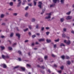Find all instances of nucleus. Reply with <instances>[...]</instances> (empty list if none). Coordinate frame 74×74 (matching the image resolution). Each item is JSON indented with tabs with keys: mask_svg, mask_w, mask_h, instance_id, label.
<instances>
[{
	"mask_svg": "<svg viewBox=\"0 0 74 74\" xmlns=\"http://www.w3.org/2000/svg\"><path fill=\"white\" fill-rule=\"evenodd\" d=\"M46 15H48V16H46L45 18V19H50L51 18V15H52V14H51V13H46Z\"/></svg>",
	"mask_w": 74,
	"mask_h": 74,
	"instance_id": "1",
	"label": "nucleus"
},
{
	"mask_svg": "<svg viewBox=\"0 0 74 74\" xmlns=\"http://www.w3.org/2000/svg\"><path fill=\"white\" fill-rule=\"evenodd\" d=\"M64 42V43L66 44L67 45H70L71 44V42L70 40H68L67 42V40H65Z\"/></svg>",
	"mask_w": 74,
	"mask_h": 74,
	"instance_id": "2",
	"label": "nucleus"
},
{
	"mask_svg": "<svg viewBox=\"0 0 74 74\" xmlns=\"http://www.w3.org/2000/svg\"><path fill=\"white\" fill-rule=\"evenodd\" d=\"M72 18H73V17H72V16H68L66 18V19H67V20H69L70 19H72Z\"/></svg>",
	"mask_w": 74,
	"mask_h": 74,
	"instance_id": "3",
	"label": "nucleus"
},
{
	"mask_svg": "<svg viewBox=\"0 0 74 74\" xmlns=\"http://www.w3.org/2000/svg\"><path fill=\"white\" fill-rule=\"evenodd\" d=\"M21 3H22V1L18 2V3H17V7H21Z\"/></svg>",
	"mask_w": 74,
	"mask_h": 74,
	"instance_id": "4",
	"label": "nucleus"
},
{
	"mask_svg": "<svg viewBox=\"0 0 74 74\" xmlns=\"http://www.w3.org/2000/svg\"><path fill=\"white\" fill-rule=\"evenodd\" d=\"M39 4H40L41 5H38V7H39L40 8H41V5L42 4V2H39Z\"/></svg>",
	"mask_w": 74,
	"mask_h": 74,
	"instance_id": "5",
	"label": "nucleus"
},
{
	"mask_svg": "<svg viewBox=\"0 0 74 74\" xmlns=\"http://www.w3.org/2000/svg\"><path fill=\"white\" fill-rule=\"evenodd\" d=\"M40 42L44 41H45V39L44 38H41L38 40Z\"/></svg>",
	"mask_w": 74,
	"mask_h": 74,
	"instance_id": "6",
	"label": "nucleus"
},
{
	"mask_svg": "<svg viewBox=\"0 0 74 74\" xmlns=\"http://www.w3.org/2000/svg\"><path fill=\"white\" fill-rule=\"evenodd\" d=\"M20 69L21 70H22L23 71H25L26 69H25V68H24L22 66L20 67Z\"/></svg>",
	"mask_w": 74,
	"mask_h": 74,
	"instance_id": "7",
	"label": "nucleus"
},
{
	"mask_svg": "<svg viewBox=\"0 0 74 74\" xmlns=\"http://www.w3.org/2000/svg\"><path fill=\"white\" fill-rule=\"evenodd\" d=\"M16 36H17L18 37V39H19V38H20V37H21V35H20L19 34H16Z\"/></svg>",
	"mask_w": 74,
	"mask_h": 74,
	"instance_id": "8",
	"label": "nucleus"
},
{
	"mask_svg": "<svg viewBox=\"0 0 74 74\" xmlns=\"http://www.w3.org/2000/svg\"><path fill=\"white\" fill-rule=\"evenodd\" d=\"M65 0H60V2L61 4H63L64 3V1Z\"/></svg>",
	"mask_w": 74,
	"mask_h": 74,
	"instance_id": "9",
	"label": "nucleus"
},
{
	"mask_svg": "<svg viewBox=\"0 0 74 74\" xmlns=\"http://www.w3.org/2000/svg\"><path fill=\"white\" fill-rule=\"evenodd\" d=\"M2 66H3V68H7V65H6V64H2Z\"/></svg>",
	"mask_w": 74,
	"mask_h": 74,
	"instance_id": "10",
	"label": "nucleus"
},
{
	"mask_svg": "<svg viewBox=\"0 0 74 74\" xmlns=\"http://www.w3.org/2000/svg\"><path fill=\"white\" fill-rule=\"evenodd\" d=\"M46 41L47 43H49L50 42H51V40L49 39H47L46 40Z\"/></svg>",
	"mask_w": 74,
	"mask_h": 74,
	"instance_id": "11",
	"label": "nucleus"
},
{
	"mask_svg": "<svg viewBox=\"0 0 74 74\" xmlns=\"http://www.w3.org/2000/svg\"><path fill=\"white\" fill-rule=\"evenodd\" d=\"M45 8H44V9H43L42 10V12H41L40 13V14H44V12H45Z\"/></svg>",
	"mask_w": 74,
	"mask_h": 74,
	"instance_id": "12",
	"label": "nucleus"
},
{
	"mask_svg": "<svg viewBox=\"0 0 74 74\" xmlns=\"http://www.w3.org/2000/svg\"><path fill=\"white\" fill-rule=\"evenodd\" d=\"M59 0H53V1L54 3H56L57 1H59Z\"/></svg>",
	"mask_w": 74,
	"mask_h": 74,
	"instance_id": "13",
	"label": "nucleus"
},
{
	"mask_svg": "<svg viewBox=\"0 0 74 74\" xmlns=\"http://www.w3.org/2000/svg\"><path fill=\"white\" fill-rule=\"evenodd\" d=\"M60 47H65V45L63 43H61L60 45Z\"/></svg>",
	"mask_w": 74,
	"mask_h": 74,
	"instance_id": "14",
	"label": "nucleus"
},
{
	"mask_svg": "<svg viewBox=\"0 0 74 74\" xmlns=\"http://www.w3.org/2000/svg\"><path fill=\"white\" fill-rule=\"evenodd\" d=\"M67 64L68 65H70L71 64V62L70 61H67Z\"/></svg>",
	"mask_w": 74,
	"mask_h": 74,
	"instance_id": "15",
	"label": "nucleus"
},
{
	"mask_svg": "<svg viewBox=\"0 0 74 74\" xmlns=\"http://www.w3.org/2000/svg\"><path fill=\"white\" fill-rule=\"evenodd\" d=\"M61 58L63 59V60H64V59H65V56H61Z\"/></svg>",
	"mask_w": 74,
	"mask_h": 74,
	"instance_id": "16",
	"label": "nucleus"
},
{
	"mask_svg": "<svg viewBox=\"0 0 74 74\" xmlns=\"http://www.w3.org/2000/svg\"><path fill=\"white\" fill-rule=\"evenodd\" d=\"M17 44L16 43H14L12 44V46L13 47H14L15 45H16Z\"/></svg>",
	"mask_w": 74,
	"mask_h": 74,
	"instance_id": "17",
	"label": "nucleus"
},
{
	"mask_svg": "<svg viewBox=\"0 0 74 74\" xmlns=\"http://www.w3.org/2000/svg\"><path fill=\"white\" fill-rule=\"evenodd\" d=\"M28 14H29V13L27 12H26V13L25 14V17H27L28 16Z\"/></svg>",
	"mask_w": 74,
	"mask_h": 74,
	"instance_id": "18",
	"label": "nucleus"
},
{
	"mask_svg": "<svg viewBox=\"0 0 74 74\" xmlns=\"http://www.w3.org/2000/svg\"><path fill=\"white\" fill-rule=\"evenodd\" d=\"M60 21L61 22H63L64 21V18H62L60 19Z\"/></svg>",
	"mask_w": 74,
	"mask_h": 74,
	"instance_id": "19",
	"label": "nucleus"
},
{
	"mask_svg": "<svg viewBox=\"0 0 74 74\" xmlns=\"http://www.w3.org/2000/svg\"><path fill=\"white\" fill-rule=\"evenodd\" d=\"M40 68H41V69H45V66L43 65L41 66Z\"/></svg>",
	"mask_w": 74,
	"mask_h": 74,
	"instance_id": "20",
	"label": "nucleus"
},
{
	"mask_svg": "<svg viewBox=\"0 0 74 74\" xmlns=\"http://www.w3.org/2000/svg\"><path fill=\"white\" fill-rule=\"evenodd\" d=\"M13 36H14V33H11V34L10 35V37H13Z\"/></svg>",
	"mask_w": 74,
	"mask_h": 74,
	"instance_id": "21",
	"label": "nucleus"
},
{
	"mask_svg": "<svg viewBox=\"0 0 74 74\" xmlns=\"http://www.w3.org/2000/svg\"><path fill=\"white\" fill-rule=\"evenodd\" d=\"M2 58H3L4 59H5L6 56H5L4 55H2Z\"/></svg>",
	"mask_w": 74,
	"mask_h": 74,
	"instance_id": "22",
	"label": "nucleus"
},
{
	"mask_svg": "<svg viewBox=\"0 0 74 74\" xmlns=\"http://www.w3.org/2000/svg\"><path fill=\"white\" fill-rule=\"evenodd\" d=\"M10 5L11 6H12L13 5V2H11L10 3Z\"/></svg>",
	"mask_w": 74,
	"mask_h": 74,
	"instance_id": "23",
	"label": "nucleus"
},
{
	"mask_svg": "<svg viewBox=\"0 0 74 74\" xmlns=\"http://www.w3.org/2000/svg\"><path fill=\"white\" fill-rule=\"evenodd\" d=\"M4 16V15L2 14L1 16V18H3Z\"/></svg>",
	"mask_w": 74,
	"mask_h": 74,
	"instance_id": "24",
	"label": "nucleus"
},
{
	"mask_svg": "<svg viewBox=\"0 0 74 74\" xmlns=\"http://www.w3.org/2000/svg\"><path fill=\"white\" fill-rule=\"evenodd\" d=\"M71 11H69L68 12H67L66 13V15H70V14L71 13Z\"/></svg>",
	"mask_w": 74,
	"mask_h": 74,
	"instance_id": "25",
	"label": "nucleus"
},
{
	"mask_svg": "<svg viewBox=\"0 0 74 74\" xmlns=\"http://www.w3.org/2000/svg\"><path fill=\"white\" fill-rule=\"evenodd\" d=\"M36 37V35H34L32 36V38H34V37Z\"/></svg>",
	"mask_w": 74,
	"mask_h": 74,
	"instance_id": "26",
	"label": "nucleus"
},
{
	"mask_svg": "<svg viewBox=\"0 0 74 74\" xmlns=\"http://www.w3.org/2000/svg\"><path fill=\"white\" fill-rule=\"evenodd\" d=\"M62 37H64V38H65L66 37V35L65 34H63L62 35Z\"/></svg>",
	"mask_w": 74,
	"mask_h": 74,
	"instance_id": "27",
	"label": "nucleus"
},
{
	"mask_svg": "<svg viewBox=\"0 0 74 74\" xmlns=\"http://www.w3.org/2000/svg\"><path fill=\"white\" fill-rule=\"evenodd\" d=\"M28 5L29 6H30V7H32V3H28Z\"/></svg>",
	"mask_w": 74,
	"mask_h": 74,
	"instance_id": "28",
	"label": "nucleus"
},
{
	"mask_svg": "<svg viewBox=\"0 0 74 74\" xmlns=\"http://www.w3.org/2000/svg\"><path fill=\"white\" fill-rule=\"evenodd\" d=\"M34 4L35 6L36 5V4H37V2L35 1H34Z\"/></svg>",
	"mask_w": 74,
	"mask_h": 74,
	"instance_id": "29",
	"label": "nucleus"
},
{
	"mask_svg": "<svg viewBox=\"0 0 74 74\" xmlns=\"http://www.w3.org/2000/svg\"><path fill=\"white\" fill-rule=\"evenodd\" d=\"M5 58L6 59H8L10 58V56H8V55L6 56Z\"/></svg>",
	"mask_w": 74,
	"mask_h": 74,
	"instance_id": "30",
	"label": "nucleus"
},
{
	"mask_svg": "<svg viewBox=\"0 0 74 74\" xmlns=\"http://www.w3.org/2000/svg\"><path fill=\"white\" fill-rule=\"evenodd\" d=\"M48 56H45L44 57V59L45 60H46V59H48Z\"/></svg>",
	"mask_w": 74,
	"mask_h": 74,
	"instance_id": "31",
	"label": "nucleus"
},
{
	"mask_svg": "<svg viewBox=\"0 0 74 74\" xmlns=\"http://www.w3.org/2000/svg\"><path fill=\"white\" fill-rule=\"evenodd\" d=\"M44 27H42L41 28V31H44Z\"/></svg>",
	"mask_w": 74,
	"mask_h": 74,
	"instance_id": "32",
	"label": "nucleus"
},
{
	"mask_svg": "<svg viewBox=\"0 0 74 74\" xmlns=\"http://www.w3.org/2000/svg\"><path fill=\"white\" fill-rule=\"evenodd\" d=\"M29 9V6H27L25 8V10H27Z\"/></svg>",
	"mask_w": 74,
	"mask_h": 74,
	"instance_id": "33",
	"label": "nucleus"
},
{
	"mask_svg": "<svg viewBox=\"0 0 74 74\" xmlns=\"http://www.w3.org/2000/svg\"><path fill=\"white\" fill-rule=\"evenodd\" d=\"M54 6H55V4H53L50 5V7H54Z\"/></svg>",
	"mask_w": 74,
	"mask_h": 74,
	"instance_id": "34",
	"label": "nucleus"
},
{
	"mask_svg": "<svg viewBox=\"0 0 74 74\" xmlns=\"http://www.w3.org/2000/svg\"><path fill=\"white\" fill-rule=\"evenodd\" d=\"M35 21H36L35 18H32V22H35Z\"/></svg>",
	"mask_w": 74,
	"mask_h": 74,
	"instance_id": "35",
	"label": "nucleus"
},
{
	"mask_svg": "<svg viewBox=\"0 0 74 74\" xmlns=\"http://www.w3.org/2000/svg\"><path fill=\"white\" fill-rule=\"evenodd\" d=\"M8 48L10 51H11L12 49V48L11 47H8Z\"/></svg>",
	"mask_w": 74,
	"mask_h": 74,
	"instance_id": "36",
	"label": "nucleus"
},
{
	"mask_svg": "<svg viewBox=\"0 0 74 74\" xmlns=\"http://www.w3.org/2000/svg\"><path fill=\"white\" fill-rule=\"evenodd\" d=\"M1 49L3 50L5 48L4 47L1 46Z\"/></svg>",
	"mask_w": 74,
	"mask_h": 74,
	"instance_id": "37",
	"label": "nucleus"
},
{
	"mask_svg": "<svg viewBox=\"0 0 74 74\" xmlns=\"http://www.w3.org/2000/svg\"><path fill=\"white\" fill-rule=\"evenodd\" d=\"M55 42H59V39H58L57 40H55Z\"/></svg>",
	"mask_w": 74,
	"mask_h": 74,
	"instance_id": "38",
	"label": "nucleus"
},
{
	"mask_svg": "<svg viewBox=\"0 0 74 74\" xmlns=\"http://www.w3.org/2000/svg\"><path fill=\"white\" fill-rule=\"evenodd\" d=\"M66 59H70V57L68 56H66Z\"/></svg>",
	"mask_w": 74,
	"mask_h": 74,
	"instance_id": "39",
	"label": "nucleus"
},
{
	"mask_svg": "<svg viewBox=\"0 0 74 74\" xmlns=\"http://www.w3.org/2000/svg\"><path fill=\"white\" fill-rule=\"evenodd\" d=\"M39 26V25H37L36 27V29H38V27Z\"/></svg>",
	"mask_w": 74,
	"mask_h": 74,
	"instance_id": "40",
	"label": "nucleus"
},
{
	"mask_svg": "<svg viewBox=\"0 0 74 74\" xmlns=\"http://www.w3.org/2000/svg\"><path fill=\"white\" fill-rule=\"evenodd\" d=\"M51 56L52 57H53V58H55L56 57V56L53 54H52Z\"/></svg>",
	"mask_w": 74,
	"mask_h": 74,
	"instance_id": "41",
	"label": "nucleus"
},
{
	"mask_svg": "<svg viewBox=\"0 0 74 74\" xmlns=\"http://www.w3.org/2000/svg\"><path fill=\"white\" fill-rule=\"evenodd\" d=\"M27 66H28V67H31V65H29V64H27Z\"/></svg>",
	"mask_w": 74,
	"mask_h": 74,
	"instance_id": "42",
	"label": "nucleus"
},
{
	"mask_svg": "<svg viewBox=\"0 0 74 74\" xmlns=\"http://www.w3.org/2000/svg\"><path fill=\"white\" fill-rule=\"evenodd\" d=\"M29 29H32L31 25H29Z\"/></svg>",
	"mask_w": 74,
	"mask_h": 74,
	"instance_id": "43",
	"label": "nucleus"
},
{
	"mask_svg": "<svg viewBox=\"0 0 74 74\" xmlns=\"http://www.w3.org/2000/svg\"><path fill=\"white\" fill-rule=\"evenodd\" d=\"M19 66H17L14 67V69H18L19 68Z\"/></svg>",
	"mask_w": 74,
	"mask_h": 74,
	"instance_id": "44",
	"label": "nucleus"
},
{
	"mask_svg": "<svg viewBox=\"0 0 74 74\" xmlns=\"http://www.w3.org/2000/svg\"><path fill=\"white\" fill-rule=\"evenodd\" d=\"M17 13H14L13 14V15L14 16H16L17 15Z\"/></svg>",
	"mask_w": 74,
	"mask_h": 74,
	"instance_id": "45",
	"label": "nucleus"
},
{
	"mask_svg": "<svg viewBox=\"0 0 74 74\" xmlns=\"http://www.w3.org/2000/svg\"><path fill=\"white\" fill-rule=\"evenodd\" d=\"M47 35H48L49 34V32H47L46 33Z\"/></svg>",
	"mask_w": 74,
	"mask_h": 74,
	"instance_id": "46",
	"label": "nucleus"
},
{
	"mask_svg": "<svg viewBox=\"0 0 74 74\" xmlns=\"http://www.w3.org/2000/svg\"><path fill=\"white\" fill-rule=\"evenodd\" d=\"M18 53H19V54H21V53H22L21 51H18Z\"/></svg>",
	"mask_w": 74,
	"mask_h": 74,
	"instance_id": "47",
	"label": "nucleus"
},
{
	"mask_svg": "<svg viewBox=\"0 0 74 74\" xmlns=\"http://www.w3.org/2000/svg\"><path fill=\"white\" fill-rule=\"evenodd\" d=\"M58 73H62V71L60 70L59 71H58Z\"/></svg>",
	"mask_w": 74,
	"mask_h": 74,
	"instance_id": "48",
	"label": "nucleus"
},
{
	"mask_svg": "<svg viewBox=\"0 0 74 74\" xmlns=\"http://www.w3.org/2000/svg\"><path fill=\"white\" fill-rule=\"evenodd\" d=\"M40 62H43V60L42 59H41L40 60Z\"/></svg>",
	"mask_w": 74,
	"mask_h": 74,
	"instance_id": "49",
	"label": "nucleus"
},
{
	"mask_svg": "<svg viewBox=\"0 0 74 74\" xmlns=\"http://www.w3.org/2000/svg\"><path fill=\"white\" fill-rule=\"evenodd\" d=\"M27 30H28V28H26V29L24 30V32H26V31H27Z\"/></svg>",
	"mask_w": 74,
	"mask_h": 74,
	"instance_id": "50",
	"label": "nucleus"
},
{
	"mask_svg": "<svg viewBox=\"0 0 74 74\" xmlns=\"http://www.w3.org/2000/svg\"><path fill=\"white\" fill-rule=\"evenodd\" d=\"M24 42H29V40H25Z\"/></svg>",
	"mask_w": 74,
	"mask_h": 74,
	"instance_id": "51",
	"label": "nucleus"
},
{
	"mask_svg": "<svg viewBox=\"0 0 74 74\" xmlns=\"http://www.w3.org/2000/svg\"><path fill=\"white\" fill-rule=\"evenodd\" d=\"M45 29L46 30H48V29H49L50 28L49 27H47L45 28Z\"/></svg>",
	"mask_w": 74,
	"mask_h": 74,
	"instance_id": "52",
	"label": "nucleus"
},
{
	"mask_svg": "<svg viewBox=\"0 0 74 74\" xmlns=\"http://www.w3.org/2000/svg\"><path fill=\"white\" fill-rule=\"evenodd\" d=\"M64 67V66H62L60 68L62 70H63V69Z\"/></svg>",
	"mask_w": 74,
	"mask_h": 74,
	"instance_id": "53",
	"label": "nucleus"
},
{
	"mask_svg": "<svg viewBox=\"0 0 74 74\" xmlns=\"http://www.w3.org/2000/svg\"><path fill=\"white\" fill-rule=\"evenodd\" d=\"M37 66L38 67H39V68H41V66H40V65H37Z\"/></svg>",
	"mask_w": 74,
	"mask_h": 74,
	"instance_id": "54",
	"label": "nucleus"
},
{
	"mask_svg": "<svg viewBox=\"0 0 74 74\" xmlns=\"http://www.w3.org/2000/svg\"><path fill=\"white\" fill-rule=\"evenodd\" d=\"M18 60H19V61H21L22 60H21V58H18Z\"/></svg>",
	"mask_w": 74,
	"mask_h": 74,
	"instance_id": "55",
	"label": "nucleus"
},
{
	"mask_svg": "<svg viewBox=\"0 0 74 74\" xmlns=\"http://www.w3.org/2000/svg\"><path fill=\"white\" fill-rule=\"evenodd\" d=\"M66 28H64L63 29V31L64 32H66Z\"/></svg>",
	"mask_w": 74,
	"mask_h": 74,
	"instance_id": "56",
	"label": "nucleus"
},
{
	"mask_svg": "<svg viewBox=\"0 0 74 74\" xmlns=\"http://www.w3.org/2000/svg\"><path fill=\"white\" fill-rule=\"evenodd\" d=\"M1 25H5V23H3Z\"/></svg>",
	"mask_w": 74,
	"mask_h": 74,
	"instance_id": "57",
	"label": "nucleus"
},
{
	"mask_svg": "<svg viewBox=\"0 0 74 74\" xmlns=\"http://www.w3.org/2000/svg\"><path fill=\"white\" fill-rule=\"evenodd\" d=\"M1 37L2 38H4V37H5V36H1Z\"/></svg>",
	"mask_w": 74,
	"mask_h": 74,
	"instance_id": "58",
	"label": "nucleus"
},
{
	"mask_svg": "<svg viewBox=\"0 0 74 74\" xmlns=\"http://www.w3.org/2000/svg\"><path fill=\"white\" fill-rule=\"evenodd\" d=\"M36 45H38V44H39V43L38 42H36Z\"/></svg>",
	"mask_w": 74,
	"mask_h": 74,
	"instance_id": "59",
	"label": "nucleus"
},
{
	"mask_svg": "<svg viewBox=\"0 0 74 74\" xmlns=\"http://www.w3.org/2000/svg\"><path fill=\"white\" fill-rule=\"evenodd\" d=\"M54 67H57V65H56V64H55L54 65Z\"/></svg>",
	"mask_w": 74,
	"mask_h": 74,
	"instance_id": "60",
	"label": "nucleus"
},
{
	"mask_svg": "<svg viewBox=\"0 0 74 74\" xmlns=\"http://www.w3.org/2000/svg\"><path fill=\"white\" fill-rule=\"evenodd\" d=\"M32 46H34V43L33 42L32 43Z\"/></svg>",
	"mask_w": 74,
	"mask_h": 74,
	"instance_id": "61",
	"label": "nucleus"
},
{
	"mask_svg": "<svg viewBox=\"0 0 74 74\" xmlns=\"http://www.w3.org/2000/svg\"><path fill=\"white\" fill-rule=\"evenodd\" d=\"M71 33H72V34H74V31H72L71 32Z\"/></svg>",
	"mask_w": 74,
	"mask_h": 74,
	"instance_id": "62",
	"label": "nucleus"
},
{
	"mask_svg": "<svg viewBox=\"0 0 74 74\" xmlns=\"http://www.w3.org/2000/svg\"><path fill=\"white\" fill-rule=\"evenodd\" d=\"M56 45H54V48H56Z\"/></svg>",
	"mask_w": 74,
	"mask_h": 74,
	"instance_id": "63",
	"label": "nucleus"
},
{
	"mask_svg": "<svg viewBox=\"0 0 74 74\" xmlns=\"http://www.w3.org/2000/svg\"><path fill=\"white\" fill-rule=\"evenodd\" d=\"M48 72H49V73H50L51 72V71H50V70L49 69L48 70Z\"/></svg>",
	"mask_w": 74,
	"mask_h": 74,
	"instance_id": "64",
	"label": "nucleus"
}]
</instances>
